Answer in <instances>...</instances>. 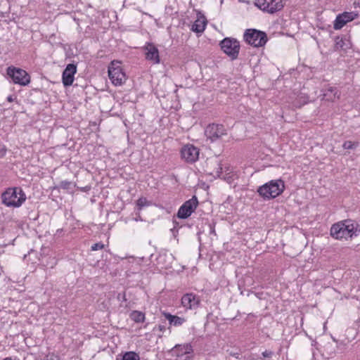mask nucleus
<instances>
[{
  "label": "nucleus",
  "instance_id": "10",
  "mask_svg": "<svg viewBox=\"0 0 360 360\" xmlns=\"http://www.w3.org/2000/svg\"><path fill=\"white\" fill-rule=\"evenodd\" d=\"M200 150L192 144L185 145L181 149V157L187 163H194L199 158Z\"/></svg>",
  "mask_w": 360,
  "mask_h": 360
},
{
  "label": "nucleus",
  "instance_id": "18",
  "mask_svg": "<svg viewBox=\"0 0 360 360\" xmlns=\"http://www.w3.org/2000/svg\"><path fill=\"white\" fill-rule=\"evenodd\" d=\"M207 172L213 176H220L222 173V167L219 160H213L207 162Z\"/></svg>",
  "mask_w": 360,
  "mask_h": 360
},
{
  "label": "nucleus",
  "instance_id": "4",
  "mask_svg": "<svg viewBox=\"0 0 360 360\" xmlns=\"http://www.w3.org/2000/svg\"><path fill=\"white\" fill-rule=\"evenodd\" d=\"M108 77L115 86H121L127 80V76L121 67V63L117 60L112 61L108 66Z\"/></svg>",
  "mask_w": 360,
  "mask_h": 360
},
{
  "label": "nucleus",
  "instance_id": "9",
  "mask_svg": "<svg viewBox=\"0 0 360 360\" xmlns=\"http://www.w3.org/2000/svg\"><path fill=\"white\" fill-rule=\"evenodd\" d=\"M198 205V200L195 195L186 200L179 208L176 216L179 219H185L188 218L191 214L196 210Z\"/></svg>",
  "mask_w": 360,
  "mask_h": 360
},
{
  "label": "nucleus",
  "instance_id": "19",
  "mask_svg": "<svg viewBox=\"0 0 360 360\" xmlns=\"http://www.w3.org/2000/svg\"><path fill=\"white\" fill-rule=\"evenodd\" d=\"M207 20L204 15L198 13L197 19L192 25L191 30L195 33H202L204 32Z\"/></svg>",
  "mask_w": 360,
  "mask_h": 360
},
{
  "label": "nucleus",
  "instance_id": "7",
  "mask_svg": "<svg viewBox=\"0 0 360 360\" xmlns=\"http://www.w3.org/2000/svg\"><path fill=\"white\" fill-rule=\"evenodd\" d=\"M221 49L226 53L231 60H235L238 58L240 51L239 41L231 37H226L219 43Z\"/></svg>",
  "mask_w": 360,
  "mask_h": 360
},
{
  "label": "nucleus",
  "instance_id": "1",
  "mask_svg": "<svg viewBox=\"0 0 360 360\" xmlns=\"http://www.w3.org/2000/svg\"><path fill=\"white\" fill-rule=\"evenodd\" d=\"M356 231L352 220L347 219L334 224L330 228V236L338 240L352 238Z\"/></svg>",
  "mask_w": 360,
  "mask_h": 360
},
{
  "label": "nucleus",
  "instance_id": "21",
  "mask_svg": "<svg viewBox=\"0 0 360 360\" xmlns=\"http://www.w3.org/2000/svg\"><path fill=\"white\" fill-rule=\"evenodd\" d=\"M349 47V42L345 37H336L335 39V49H347Z\"/></svg>",
  "mask_w": 360,
  "mask_h": 360
},
{
  "label": "nucleus",
  "instance_id": "33",
  "mask_svg": "<svg viewBox=\"0 0 360 360\" xmlns=\"http://www.w3.org/2000/svg\"><path fill=\"white\" fill-rule=\"evenodd\" d=\"M158 328L160 329V330L163 331L165 330V326L163 325H159Z\"/></svg>",
  "mask_w": 360,
  "mask_h": 360
},
{
  "label": "nucleus",
  "instance_id": "16",
  "mask_svg": "<svg viewBox=\"0 0 360 360\" xmlns=\"http://www.w3.org/2000/svg\"><path fill=\"white\" fill-rule=\"evenodd\" d=\"M77 72V66L73 63L68 64L63 72L62 81L65 86H71L74 81V76Z\"/></svg>",
  "mask_w": 360,
  "mask_h": 360
},
{
  "label": "nucleus",
  "instance_id": "6",
  "mask_svg": "<svg viewBox=\"0 0 360 360\" xmlns=\"http://www.w3.org/2000/svg\"><path fill=\"white\" fill-rule=\"evenodd\" d=\"M6 73L11 78L14 84L27 86L30 83V75L23 69L9 66L6 69Z\"/></svg>",
  "mask_w": 360,
  "mask_h": 360
},
{
  "label": "nucleus",
  "instance_id": "32",
  "mask_svg": "<svg viewBox=\"0 0 360 360\" xmlns=\"http://www.w3.org/2000/svg\"><path fill=\"white\" fill-rule=\"evenodd\" d=\"M15 99H16V97H15V96H14V97H13V96H11H11H8L7 97V101H8V102H13Z\"/></svg>",
  "mask_w": 360,
  "mask_h": 360
},
{
  "label": "nucleus",
  "instance_id": "26",
  "mask_svg": "<svg viewBox=\"0 0 360 360\" xmlns=\"http://www.w3.org/2000/svg\"><path fill=\"white\" fill-rule=\"evenodd\" d=\"M72 183L69 181H62L59 184L60 188L64 190L71 189L72 188Z\"/></svg>",
  "mask_w": 360,
  "mask_h": 360
},
{
  "label": "nucleus",
  "instance_id": "27",
  "mask_svg": "<svg viewBox=\"0 0 360 360\" xmlns=\"http://www.w3.org/2000/svg\"><path fill=\"white\" fill-rule=\"evenodd\" d=\"M137 206L139 207V210L142 209L143 207L148 205V200L145 198H140L137 200Z\"/></svg>",
  "mask_w": 360,
  "mask_h": 360
},
{
  "label": "nucleus",
  "instance_id": "30",
  "mask_svg": "<svg viewBox=\"0 0 360 360\" xmlns=\"http://www.w3.org/2000/svg\"><path fill=\"white\" fill-rule=\"evenodd\" d=\"M46 360H60V358L53 354H49L46 357Z\"/></svg>",
  "mask_w": 360,
  "mask_h": 360
},
{
  "label": "nucleus",
  "instance_id": "12",
  "mask_svg": "<svg viewBox=\"0 0 360 360\" xmlns=\"http://www.w3.org/2000/svg\"><path fill=\"white\" fill-rule=\"evenodd\" d=\"M173 356L176 357H182L186 355L185 360H190L193 359L191 355L193 353V346L191 343L178 344L176 345L171 350Z\"/></svg>",
  "mask_w": 360,
  "mask_h": 360
},
{
  "label": "nucleus",
  "instance_id": "22",
  "mask_svg": "<svg viewBox=\"0 0 360 360\" xmlns=\"http://www.w3.org/2000/svg\"><path fill=\"white\" fill-rule=\"evenodd\" d=\"M130 319L136 323H143L145 321V314L139 311H133L130 315Z\"/></svg>",
  "mask_w": 360,
  "mask_h": 360
},
{
  "label": "nucleus",
  "instance_id": "15",
  "mask_svg": "<svg viewBox=\"0 0 360 360\" xmlns=\"http://www.w3.org/2000/svg\"><path fill=\"white\" fill-rule=\"evenodd\" d=\"M200 303V297L193 293H186L181 297V304L186 309H195Z\"/></svg>",
  "mask_w": 360,
  "mask_h": 360
},
{
  "label": "nucleus",
  "instance_id": "25",
  "mask_svg": "<svg viewBox=\"0 0 360 360\" xmlns=\"http://www.w3.org/2000/svg\"><path fill=\"white\" fill-rule=\"evenodd\" d=\"M359 145L358 142H352L351 141H346L344 142L342 147L344 149H354Z\"/></svg>",
  "mask_w": 360,
  "mask_h": 360
},
{
  "label": "nucleus",
  "instance_id": "2",
  "mask_svg": "<svg viewBox=\"0 0 360 360\" xmlns=\"http://www.w3.org/2000/svg\"><path fill=\"white\" fill-rule=\"evenodd\" d=\"M1 200L7 207H19L26 200V195L20 187H12L1 194Z\"/></svg>",
  "mask_w": 360,
  "mask_h": 360
},
{
  "label": "nucleus",
  "instance_id": "5",
  "mask_svg": "<svg viewBox=\"0 0 360 360\" xmlns=\"http://www.w3.org/2000/svg\"><path fill=\"white\" fill-rule=\"evenodd\" d=\"M245 41L255 47L264 46L268 40L267 35L262 31L256 29H248L243 35Z\"/></svg>",
  "mask_w": 360,
  "mask_h": 360
},
{
  "label": "nucleus",
  "instance_id": "31",
  "mask_svg": "<svg viewBox=\"0 0 360 360\" xmlns=\"http://www.w3.org/2000/svg\"><path fill=\"white\" fill-rule=\"evenodd\" d=\"M174 223H175L176 225L174 226L173 229H171V231H172V233L174 235H175V233L178 232V229H179L178 228V223L177 222H174Z\"/></svg>",
  "mask_w": 360,
  "mask_h": 360
},
{
  "label": "nucleus",
  "instance_id": "13",
  "mask_svg": "<svg viewBox=\"0 0 360 360\" xmlns=\"http://www.w3.org/2000/svg\"><path fill=\"white\" fill-rule=\"evenodd\" d=\"M359 14L356 12H343L337 15L334 24L333 28L336 30L342 28L347 22L357 18Z\"/></svg>",
  "mask_w": 360,
  "mask_h": 360
},
{
  "label": "nucleus",
  "instance_id": "28",
  "mask_svg": "<svg viewBox=\"0 0 360 360\" xmlns=\"http://www.w3.org/2000/svg\"><path fill=\"white\" fill-rule=\"evenodd\" d=\"M103 248H104V245L101 242H99V243H96L94 244L91 246V250L92 251H96L98 250H102Z\"/></svg>",
  "mask_w": 360,
  "mask_h": 360
},
{
  "label": "nucleus",
  "instance_id": "35",
  "mask_svg": "<svg viewBox=\"0 0 360 360\" xmlns=\"http://www.w3.org/2000/svg\"><path fill=\"white\" fill-rule=\"evenodd\" d=\"M1 151H2V155H4L6 154V149L5 148H3Z\"/></svg>",
  "mask_w": 360,
  "mask_h": 360
},
{
  "label": "nucleus",
  "instance_id": "8",
  "mask_svg": "<svg viewBox=\"0 0 360 360\" xmlns=\"http://www.w3.org/2000/svg\"><path fill=\"white\" fill-rule=\"evenodd\" d=\"M255 5L260 10L270 14L280 11L284 7L283 0H255Z\"/></svg>",
  "mask_w": 360,
  "mask_h": 360
},
{
  "label": "nucleus",
  "instance_id": "3",
  "mask_svg": "<svg viewBox=\"0 0 360 360\" xmlns=\"http://www.w3.org/2000/svg\"><path fill=\"white\" fill-rule=\"evenodd\" d=\"M284 189V181L281 179H277L271 180L259 187L257 192L264 199H273L280 195Z\"/></svg>",
  "mask_w": 360,
  "mask_h": 360
},
{
  "label": "nucleus",
  "instance_id": "14",
  "mask_svg": "<svg viewBox=\"0 0 360 360\" xmlns=\"http://www.w3.org/2000/svg\"><path fill=\"white\" fill-rule=\"evenodd\" d=\"M143 49L145 51V58L147 60L153 64H158L160 62L158 49L151 42H146Z\"/></svg>",
  "mask_w": 360,
  "mask_h": 360
},
{
  "label": "nucleus",
  "instance_id": "11",
  "mask_svg": "<svg viewBox=\"0 0 360 360\" xmlns=\"http://www.w3.org/2000/svg\"><path fill=\"white\" fill-rule=\"evenodd\" d=\"M205 134L211 141H214L226 134V130L223 124H210L205 130Z\"/></svg>",
  "mask_w": 360,
  "mask_h": 360
},
{
  "label": "nucleus",
  "instance_id": "24",
  "mask_svg": "<svg viewBox=\"0 0 360 360\" xmlns=\"http://www.w3.org/2000/svg\"><path fill=\"white\" fill-rule=\"evenodd\" d=\"M308 101V97L305 96H300L295 101L294 105L297 108H300L302 105L307 103Z\"/></svg>",
  "mask_w": 360,
  "mask_h": 360
},
{
  "label": "nucleus",
  "instance_id": "34",
  "mask_svg": "<svg viewBox=\"0 0 360 360\" xmlns=\"http://www.w3.org/2000/svg\"><path fill=\"white\" fill-rule=\"evenodd\" d=\"M210 233L215 234V231H214V226H212V225H210Z\"/></svg>",
  "mask_w": 360,
  "mask_h": 360
},
{
  "label": "nucleus",
  "instance_id": "17",
  "mask_svg": "<svg viewBox=\"0 0 360 360\" xmlns=\"http://www.w3.org/2000/svg\"><path fill=\"white\" fill-rule=\"evenodd\" d=\"M322 99L333 102L340 98V93L337 87L327 85L323 90Z\"/></svg>",
  "mask_w": 360,
  "mask_h": 360
},
{
  "label": "nucleus",
  "instance_id": "23",
  "mask_svg": "<svg viewBox=\"0 0 360 360\" xmlns=\"http://www.w3.org/2000/svg\"><path fill=\"white\" fill-rule=\"evenodd\" d=\"M122 360H140V357L134 352H127L123 355Z\"/></svg>",
  "mask_w": 360,
  "mask_h": 360
},
{
  "label": "nucleus",
  "instance_id": "20",
  "mask_svg": "<svg viewBox=\"0 0 360 360\" xmlns=\"http://www.w3.org/2000/svg\"><path fill=\"white\" fill-rule=\"evenodd\" d=\"M162 315L169 321V325L176 327L181 326L186 321L184 318L172 315L169 312L162 311Z\"/></svg>",
  "mask_w": 360,
  "mask_h": 360
},
{
  "label": "nucleus",
  "instance_id": "36",
  "mask_svg": "<svg viewBox=\"0 0 360 360\" xmlns=\"http://www.w3.org/2000/svg\"><path fill=\"white\" fill-rule=\"evenodd\" d=\"M4 360H12V359L7 358V359H5Z\"/></svg>",
  "mask_w": 360,
  "mask_h": 360
},
{
  "label": "nucleus",
  "instance_id": "29",
  "mask_svg": "<svg viewBox=\"0 0 360 360\" xmlns=\"http://www.w3.org/2000/svg\"><path fill=\"white\" fill-rule=\"evenodd\" d=\"M263 358H271L274 355V352L272 351L265 350L262 353Z\"/></svg>",
  "mask_w": 360,
  "mask_h": 360
}]
</instances>
